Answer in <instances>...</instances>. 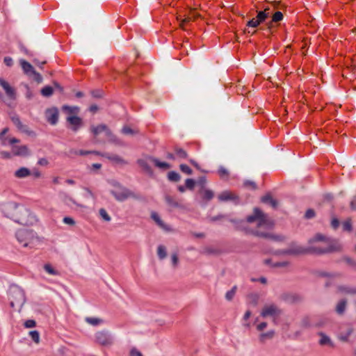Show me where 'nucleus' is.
Segmentation results:
<instances>
[{
	"label": "nucleus",
	"instance_id": "obj_1",
	"mask_svg": "<svg viewBox=\"0 0 356 356\" xmlns=\"http://www.w3.org/2000/svg\"><path fill=\"white\" fill-rule=\"evenodd\" d=\"M247 222L257 223V229L252 231L253 234L265 238H272L275 241L281 239L280 236H274L268 232L273 227V221L258 208H255L253 214L247 218Z\"/></svg>",
	"mask_w": 356,
	"mask_h": 356
},
{
	"label": "nucleus",
	"instance_id": "obj_2",
	"mask_svg": "<svg viewBox=\"0 0 356 356\" xmlns=\"http://www.w3.org/2000/svg\"><path fill=\"white\" fill-rule=\"evenodd\" d=\"M332 241L330 238H326L322 234H316L314 238L309 241L310 246L307 248L296 245L290 250L286 251L288 254H302L307 252H312L314 253H324L332 251L334 250V247L331 245Z\"/></svg>",
	"mask_w": 356,
	"mask_h": 356
},
{
	"label": "nucleus",
	"instance_id": "obj_3",
	"mask_svg": "<svg viewBox=\"0 0 356 356\" xmlns=\"http://www.w3.org/2000/svg\"><path fill=\"white\" fill-rule=\"evenodd\" d=\"M89 131L95 143L112 140L113 139L111 130L104 124H91Z\"/></svg>",
	"mask_w": 356,
	"mask_h": 356
},
{
	"label": "nucleus",
	"instance_id": "obj_4",
	"mask_svg": "<svg viewBox=\"0 0 356 356\" xmlns=\"http://www.w3.org/2000/svg\"><path fill=\"white\" fill-rule=\"evenodd\" d=\"M16 238L23 247L33 248L40 243V238L33 230L19 229L16 232Z\"/></svg>",
	"mask_w": 356,
	"mask_h": 356
},
{
	"label": "nucleus",
	"instance_id": "obj_5",
	"mask_svg": "<svg viewBox=\"0 0 356 356\" xmlns=\"http://www.w3.org/2000/svg\"><path fill=\"white\" fill-rule=\"evenodd\" d=\"M80 108L78 106H68V129L76 133L84 126L83 119L79 115Z\"/></svg>",
	"mask_w": 356,
	"mask_h": 356
},
{
	"label": "nucleus",
	"instance_id": "obj_6",
	"mask_svg": "<svg viewBox=\"0 0 356 356\" xmlns=\"http://www.w3.org/2000/svg\"><path fill=\"white\" fill-rule=\"evenodd\" d=\"M37 220L36 216L29 209L20 204L14 220L15 222L23 225H33Z\"/></svg>",
	"mask_w": 356,
	"mask_h": 356
},
{
	"label": "nucleus",
	"instance_id": "obj_7",
	"mask_svg": "<svg viewBox=\"0 0 356 356\" xmlns=\"http://www.w3.org/2000/svg\"><path fill=\"white\" fill-rule=\"evenodd\" d=\"M8 293L10 299V306L14 307L15 305H18L19 307H22L26 301L24 291L17 285H11Z\"/></svg>",
	"mask_w": 356,
	"mask_h": 356
},
{
	"label": "nucleus",
	"instance_id": "obj_8",
	"mask_svg": "<svg viewBox=\"0 0 356 356\" xmlns=\"http://www.w3.org/2000/svg\"><path fill=\"white\" fill-rule=\"evenodd\" d=\"M20 204H18L16 202H8L1 204V210L4 216L10 218L14 221L16 215L17 214V210Z\"/></svg>",
	"mask_w": 356,
	"mask_h": 356
},
{
	"label": "nucleus",
	"instance_id": "obj_9",
	"mask_svg": "<svg viewBox=\"0 0 356 356\" xmlns=\"http://www.w3.org/2000/svg\"><path fill=\"white\" fill-rule=\"evenodd\" d=\"M95 342L101 346H110L113 343L112 336L106 331L98 332L95 335Z\"/></svg>",
	"mask_w": 356,
	"mask_h": 356
},
{
	"label": "nucleus",
	"instance_id": "obj_10",
	"mask_svg": "<svg viewBox=\"0 0 356 356\" xmlns=\"http://www.w3.org/2000/svg\"><path fill=\"white\" fill-rule=\"evenodd\" d=\"M280 313V309L273 304L266 305L261 313V316L266 317H277Z\"/></svg>",
	"mask_w": 356,
	"mask_h": 356
},
{
	"label": "nucleus",
	"instance_id": "obj_11",
	"mask_svg": "<svg viewBox=\"0 0 356 356\" xmlns=\"http://www.w3.org/2000/svg\"><path fill=\"white\" fill-rule=\"evenodd\" d=\"M0 86L4 90L6 96L12 100H15L17 97V93L15 89L12 87L8 82L5 81L3 79L0 78Z\"/></svg>",
	"mask_w": 356,
	"mask_h": 356
},
{
	"label": "nucleus",
	"instance_id": "obj_12",
	"mask_svg": "<svg viewBox=\"0 0 356 356\" xmlns=\"http://www.w3.org/2000/svg\"><path fill=\"white\" fill-rule=\"evenodd\" d=\"M20 63H21V66H22V70H24V72L26 74L35 75V79H36V80L38 81H41L42 77L40 76V75L38 73L35 72V71L34 70L33 67L29 63H28L26 60H22L20 61Z\"/></svg>",
	"mask_w": 356,
	"mask_h": 356
},
{
	"label": "nucleus",
	"instance_id": "obj_13",
	"mask_svg": "<svg viewBox=\"0 0 356 356\" xmlns=\"http://www.w3.org/2000/svg\"><path fill=\"white\" fill-rule=\"evenodd\" d=\"M112 194L119 201H123L126 200L130 195L128 190L121 186L116 187L112 191Z\"/></svg>",
	"mask_w": 356,
	"mask_h": 356
},
{
	"label": "nucleus",
	"instance_id": "obj_14",
	"mask_svg": "<svg viewBox=\"0 0 356 356\" xmlns=\"http://www.w3.org/2000/svg\"><path fill=\"white\" fill-rule=\"evenodd\" d=\"M45 118L51 124H55L58 122V111L56 108L47 109L45 111Z\"/></svg>",
	"mask_w": 356,
	"mask_h": 356
},
{
	"label": "nucleus",
	"instance_id": "obj_15",
	"mask_svg": "<svg viewBox=\"0 0 356 356\" xmlns=\"http://www.w3.org/2000/svg\"><path fill=\"white\" fill-rule=\"evenodd\" d=\"M12 154L15 156H26L29 154V151L26 145H13Z\"/></svg>",
	"mask_w": 356,
	"mask_h": 356
},
{
	"label": "nucleus",
	"instance_id": "obj_16",
	"mask_svg": "<svg viewBox=\"0 0 356 356\" xmlns=\"http://www.w3.org/2000/svg\"><path fill=\"white\" fill-rule=\"evenodd\" d=\"M154 159V158H153V157L146 156H144L143 158L140 159L138 161V163L139 165L143 169H144L147 172H150L151 169H150L149 163H153Z\"/></svg>",
	"mask_w": 356,
	"mask_h": 356
},
{
	"label": "nucleus",
	"instance_id": "obj_17",
	"mask_svg": "<svg viewBox=\"0 0 356 356\" xmlns=\"http://www.w3.org/2000/svg\"><path fill=\"white\" fill-rule=\"evenodd\" d=\"M31 171L29 168L22 167L14 172V176L18 179H24L31 175Z\"/></svg>",
	"mask_w": 356,
	"mask_h": 356
},
{
	"label": "nucleus",
	"instance_id": "obj_18",
	"mask_svg": "<svg viewBox=\"0 0 356 356\" xmlns=\"http://www.w3.org/2000/svg\"><path fill=\"white\" fill-rule=\"evenodd\" d=\"M270 14V9L269 8H266L264 9V10H261L258 12L257 18L261 23H262L269 17Z\"/></svg>",
	"mask_w": 356,
	"mask_h": 356
},
{
	"label": "nucleus",
	"instance_id": "obj_19",
	"mask_svg": "<svg viewBox=\"0 0 356 356\" xmlns=\"http://www.w3.org/2000/svg\"><path fill=\"white\" fill-rule=\"evenodd\" d=\"M320 337H321V339L319 340V343L321 346H328L330 347L334 346L333 343L332 342L330 339L327 335L324 334L323 333H321Z\"/></svg>",
	"mask_w": 356,
	"mask_h": 356
},
{
	"label": "nucleus",
	"instance_id": "obj_20",
	"mask_svg": "<svg viewBox=\"0 0 356 356\" xmlns=\"http://www.w3.org/2000/svg\"><path fill=\"white\" fill-rule=\"evenodd\" d=\"M152 218L157 223V225L161 227L162 229L168 230V227L163 223V222L161 220L159 216L156 212H152L151 214Z\"/></svg>",
	"mask_w": 356,
	"mask_h": 356
},
{
	"label": "nucleus",
	"instance_id": "obj_21",
	"mask_svg": "<svg viewBox=\"0 0 356 356\" xmlns=\"http://www.w3.org/2000/svg\"><path fill=\"white\" fill-rule=\"evenodd\" d=\"M261 201L264 203L270 204L272 207L275 208L277 205L276 200H275L270 195H265L262 197Z\"/></svg>",
	"mask_w": 356,
	"mask_h": 356
},
{
	"label": "nucleus",
	"instance_id": "obj_22",
	"mask_svg": "<svg viewBox=\"0 0 356 356\" xmlns=\"http://www.w3.org/2000/svg\"><path fill=\"white\" fill-rule=\"evenodd\" d=\"M86 321L93 326H97L103 323V320L96 317H87Z\"/></svg>",
	"mask_w": 356,
	"mask_h": 356
},
{
	"label": "nucleus",
	"instance_id": "obj_23",
	"mask_svg": "<svg viewBox=\"0 0 356 356\" xmlns=\"http://www.w3.org/2000/svg\"><path fill=\"white\" fill-rule=\"evenodd\" d=\"M11 120L15 124V125L20 130L25 131L26 129L25 127L22 124L19 118L17 115H14L11 117Z\"/></svg>",
	"mask_w": 356,
	"mask_h": 356
},
{
	"label": "nucleus",
	"instance_id": "obj_24",
	"mask_svg": "<svg viewBox=\"0 0 356 356\" xmlns=\"http://www.w3.org/2000/svg\"><path fill=\"white\" fill-rule=\"evenodd\" d=\"M153 163H154V165L156 167H158L159 168H161V169L165 170V169H168L170 168V165L168 164V163L160 161L156 159H153Z\"/></svg>",
	"mask_w": 356,
	"mask_h": 356
},
{
	"label": "nucleus",
	"instance_id": "obj_25",
	"mask_svg": "<svg viewBox=\"0 0 356 356\" xmlns=\"http://www.w3.org/2000/svg\"><path fill=\"white\" fill-rule=\"evenodd\" d=\"M54 92L53 88L49 86H47L42 88L41 90V94L42 96L48 97L52 95Z\"/></svg>",
	"mask_w": 356,
	"mask_h": 356
},
{
	"label": "nucleus",
	"instance_id": "obj_26",
	"mask_svg": "<svg viewBox=\"0 0 356 356\" xmlns=\"http://www.w3.org/2000/svg\"><path fill=\"white\" fill-rule=\"evenodd\" d=\"M233 198V195L229 191H224L220 193L218 196V199L220 201H227L232 200Z\"/></svg>",
	"mask_w": 356,
	"mask_h": 356
},
{
	"label": "nucleus",
	"instance_id": "obj_27",
	"mask_svg": "<svg viewBox=\"0 0 356 356\" xmlns=\"http://www.w3.org/2000/svg\"><path fill=\"white\" fill-rule=\"evenodd\" d=\"M44 269L49 275H56L58 274V271L49 264H45L44 266Z\"/></svg>",
	"mask_w": 356,
	"mask_h": 356
},
{
	"label": "nucleus",
	"instance_id": "obj_28",
	"mask_svg": "<svg viewBox=\"0 0 356 356\" xmlns=\"http://www.w3.org/2000/svg\"><path fill=\"white\" fill-rule=\"evenodd\" d=\"M168 178L170 181H178L180 179V176L177 172L175 171H170L168 172Z\"/></svg>",
	"mask_w": 356,
	"mask_h": 356
},
{
	"label": "nucleus",
	"instance_id": "obj_29",
	"mask_svg": "<svg viewBox=\"0 0 356 356\" xmlns=\"http://www.w3.org/2000/svg\"><path fill=\"white\" fill-rule=\"evenodd\" d=\"M29 336L31 337V338L32 339V340L35 343H39V342H40V334H39V332L38 331L33 330V331L29 332Z\"/></svg>",
	"mask_w": 356,
	"mask_h": 356
},
{
	"label": "nucleus",
	"instance_id": "obj_30",
	"mask_svg": "<svg viewBox=\"0 0 356 356\" xmlns=\"http://www.w3.org/2000/svg\"><path fill=\"white\" fill-rule=\"evenodd\" d=\"M157 254L160 259H163L166 256V249L163 245H159L157 249Z\"/></svg>",
	"mask_w": 356,
	"mask_h": 356
},
{
	"label": "nucleus",
	"instance_id": "obj_31",
	"mask_svg": "<svg viewBox=\"0 0 356 356\" xmlns=\"http://www.w3.org/2000/svg\"><path fill=\"white\" fill-rule=\"evenodd\" d=\"M203 198L206 200H210L213 197V193L211 190L205 189L202 191Z\"/></svg>",
	"mask_w": 356,
	"mask_h": 356
},
{
	"label": "nucleus",
	"instance_id": "obj_32",
	"mask_svg": "<svg viewBox=\"0 0 356 356\" xmlns=\"http://www.w3.org/2000/svg\"><path fill=\"white\" fill-rule=\"evenodd\" d=\"M346 301L342 300H341L338 304H337V312L339 313V314H342L344 310H345V308H346Z\"/></svg>",
	"mask_w": 356,
	"mask_h": 356
},
{
	"label": "nucleus",
	"instance_id": "obj_33",
	"mask_svg": "<svg viewBox=\"0 0 356 356\" xmlns=\"http://www.w3.org/2000/svg\"><path fill=\"white\" fill-rule=\"evenodd\" d=\"M274 336L273 331H269L266 333H263L260 335V340L261 341H265L267 339H271Z\"/></svg>",
	"mask_w": 356,
	"mask_h": 356
},
{
	"label": "nucleus",
	"instance_id": "obj_34",
	"mask_svg": "<svg viewBox=\"0 0 356 356\" xmlns=\"http://www.w3.org/2000/svg\"><path fill=\"white\" fill-rule=\"evenodd\" d=\"M260 24H261V22L256 17V18H253V19H250V21H248L247 23V26L249 27L256 28Z\"/></svg>",
	"mask_w": 356,
	"mask_h": 356
},
{
	"label": "nucleus",
	"instance_id": "obj_35",
	"mask_svg": "<svg viewBox=\"0 0 356 356\" xmlns=\"http://www.w3.org/2000/svg\"><path fill=\"white\" fill-rule=\"evenodd\" d=\"M8 131V128H5L2 130L0 134V140L1 142L2 145H6V136H5L6 134Z\"/></svg>",
	"mask_w": 356,
	"mask_h": 356
},
{
	"label": "nucleus",
	"instance_id": "obj_36",
	"mask_svg": "<svg viewBox=\"0 0 356 356\" xmlns=\"http://www.w3.org/2000/svg\"><path fill=\"white\" fill-rule=\"evenodd\" d=\"M99 213L100 216L105 221L109 222L111 220L110 216L108 214V213L106 212V211L104 209H100Z\"/></svg>",
	"mask_w": 356,
	"mask_h": 356
},
{
	"label": "nucleus",
	"instance_id": "obj_37",
	"mask_svg": "<svg viewBox=\"0 0 356 356\" xmlns=\"http://www.w3.org/2000/svg\"><path fill=\"white\" fill-rule=\"evenodd\" d=\"M283 19V15L280 11H277L275 13L273 14L272 20L274 22H277Z\"/></svg>",
	"mask_w": 356,
	"mask_h": 356
},
{
	"label": "nucleus",
	"instance_id": "obj_38",
	"mask_svg": "<svg viewBox=\"0 0 356 356\" xmlns=\"http://www.w3.org/2000/svg\"><path fill=\"white\" fill-rule=\"evenodd\" d=\"M236 286L233 287L230 291H227L225 294V298L228 300H231L236 293Z\"/></svg>",
	"mask_w": 356,
	"mask_h": 356
},
{
	"label": "nucleus",
	"instance_id": "obj_39",
	"mask_svg": "<svg viewBox=\"0 0 356 356\" xmlns=\"http://www.w3.org/2000/svg\"><path fill=\"white\" fill-rule=\"evenodd\" d=\"M343 230L345 231H351L352 229V222H351V220L350 219L346 220L345 222H343Z\"/></svg>",
	"mask_w": 356,
	"mask_h": 356
},
{
	"label": "nucleus",
	"instance_id": "obj_40",
	"mask_svg": "<svg viewBox=\"0 0 356 356\" xmlns=\"http://www.w3.org/2000/svg\"><path fill=\"white\" fill-rule=\"evenodd\" d=\"M180 170L186 175H191L192 173V170L185 164L180 165Z\"/></svg>",
	"mask_w": 356,
	"mask_h": 356
},
{
	"label": "nucleus",
	"instance_id": "obj_41",
	"mask_svg": "<svg viewBox=\"0 0 356 356\" xmlns=\"http://www.w3.org/2000/svg\"><path fill=\"white\" fill-rule=\"evenodd\" d=\"M176 155L179 158L185 159L187 156L186 152L182 149H176Z\"/></svg>",
	"mask_w": 356,
	"mask_h": 356
},
{
	"label": "nucleus",
	"instance_id": "obj_42",
	"mask_svg": "<svg viewBox=\"0 0 356 356\" xmlns=\"http://www.w3.org/2000/svg\"><path fill=\"white\" fill-rule=\"evenodd\" d=\"M185 184H186V187L189 189H193L195 186V181L192 179H187L186 180Z\"/></svg>",
	"mask_w": 356,
	"mask_h": 356
},
{
	"label": "nucleus",
	"instance_id": "obj_43",
	"mask_svg": "<svg viewBox=\"0 0 356 356\" xmlns=\"http://www.w3.org/2000/svg\"><path fill=\"white\" fill-rule=\"evenodd\" d=\"M19 140L15 138H9L6 136V145H13L15 143H19Z\"/></svg>",
	"mask_w": 356,
	"mask_h": 356
},
{
	"label": "nucleus",
	"instance_id": "obj_44",
	"mask_svg": "<svg viewBox=\"0 0 356 356\" xmlns=\"http://www.w3.org/2000/svg\"><path fill=\"white\" fill-rule=\"evenodd\" d=\"M35 321L34 320H27L24 323V326L27 328L33 327L35 326Z\"/></svg>",
	"mask_w": 356,
	"mask_h": 356
},
{
	"label": "nucleus",
	"instance_id": "obj_45",
	"mask_svg": "<svg viewBox=\"0 0 356 356\" xmlns=\"http://www.w3.org/2000/svg\"><path fill=\"white\" fill-rule=\"evenodd\" d=\"M218 174L221 177H225L228 175V172L225 168L220 167L218 170Z\"/></svg>",
	"mask_w": 356,
	"mask_h": 356
},
{
	"label": "nucleus",
	"instance_id": "obj_46",
	"mask_svg": "<svg viewBox=\"0 0 356 356\" xmlns=\"http://www.w3.org/2000/svg\"><path fill=\"white\" fill-rule=\"evenodd\" d=\"M26 92L25 93L26 98L28 99H31L33 97V93L28 86H26Z\"/></svg>",
	"mask_w": 356,
	"mask_h": 356
},
{
	"label": "nucleus",
	"instance_id": "obj_47",
	"mask_svg": "<svg viewBox=\"0 0 356 356\" xmlns=\"http://www.w3.org/2000/svg\"><path fill=\"white\" fill-rule=\"evenodd\" d=\"M129 356H143V355L139 350L134 348L131 350Z\"/></svg>",
	"mask_w": 356,
	"mask_h": 356
},
{
	"label": "nucleus",
	"instance_id": "obj_48",
	"mask_svg": "<svg viewBox=\"0 0 356 356\" xmlns=\"http://www.w3.org/2000/svg\"><path fill=\"white\" fill-rule=\"evenodd\" d=\"M122 133L124 134H134V131L133 129H131L130 127H124L122 130Z\"/></svg>",
	"mask_w": 356,
	"mask_h": 356
},
{
	"label": "nucleus",
	"instance_id": "obj_49",
	"mask_svg": "<svg viewBox=\"0 0 356 356\" xmlns=\"http://www.w3.org/2000/svg\"><path fill=\"white\" fill-rule=\"evenodd\" d=\"M0 154L3 159H10L13 154L6 151H1Z\"/></svg>",
	"mask_w": 356,
	"mask_h": 356
},
{
	"label": "nucleus",
	"instance_id": "obj_50",
	"mask_svg": "<svg viewBox=\"0 0 356 356\" xmlns=\"http://www.w3.org/2000/svg\"><path fill=\"white\" fill-rule=\"evenodd\" d=\"M4 63L7 65V66H12L13 65V59L10 58V57H5L4 58Z\"/></svg>",
	"mask_w": 356,
	"mask_h": 356
},
{
	"label": "nucleus",
	"instance_id": "obj_51",
	"mask_svg": "<svg viewBox=\"0 0 356 356\" xmlns=\"http://www.w3.org/2000/svg\"><path fill=\"white\" fill-rule=\"evenodd\" d=\"M314 216V211L312 209H309L305 213L306 218H312Z\"/></svg>",
	"mask_w": 356,
	"mask_h": 356
},
{
	"label": "nucleus",
	"instance_id": "obj_52",
	"mask_svg": "<svg viewBox=\"0 0 356 356\" xmlns=\"http://www.w3.org/2000/svg\"><path fill=\"white\" fill-rule=\"evenodd\" d=\"M172 263L174 266H176L178 264V257L176 254L172 255Z\"/></svg>",
	"mask_w": 356,
	"mask_h": 356
},
{
	"label": "nucleus",
	"instance_id": "obj_53",
	"mask_svg": "<svg viewBox=\"0 0 356 356\" xmlns=\"http://www.w3.org/2000/svg\"><path fill=\"white\" fill-rule=\"evenodd\" d=\"M266 326H267L266 323H259V324L257 325V330H258L261 331V330H263L264 328H266Z\"/></svg>",
	"mask_w": 356,
	"mask_h": 356
},
{
	"label": "nucleus",
	"instance_id": "obj_54",
	"mask_svg": "<svg viewBox=\"0 0 356 356\" xmlns=\"http://www.w3.org/2000/svg\"><path fill=\"white\" fill-rule=\"evenodd\" d=\"M339 225V220L337 219H333L332 220V226L335 229L337 228Z\"/></svg>",
	"mask_w": 356,
	"mask_h": 356
},
{
	"label": "nucleus",
	"instance_id": "obj_55",
	"mask_svg": "<svg viewBox=\"0 0 356 356\" xmlns=\"http://www.w3.org/2000/svg\"><path fill=\"white\" fill-rule=\"evenodd\" d=\"M98 110V107L97 105H91L89 107V111L92 113H95Z\"/></svg>",
	"mask_w": 356,
	"mask_h": 356
},
{
	"label": "nucleus",
	"instance_id": "obj_56",
	"mask_svg": "<svg viewBox=\"0 0 356 356\" xmlns=\"http://www.w3.org/2000/svg\"><path fill=\"white\" fill-rule=\"evenodd\" d=\"M245 185L247 186H251L253 188H255L256 186H255V184L252 181H247L245 182Z\"/></svg>",
	"mask_w": 356,
	"mask_h": 356
},
{
	"label": "nucleus",
	"instance_id": "obj_57",
	"mask_svg": "<svg viewBox=\"0 0 356 356\" xmlns=\"http://www.w3.org/2000/svg\"><path fill=\"white\" fill-rule=\"evenodd\" d=\"M350 206L352 209L356 210V197L351 201Z\"/></svg>",
	"mask_w": 356,
	"mask_h": 356
},
{
	"label": "nucleus",
	"instance_id": "obj_58",
	"mask_svg": "<svg viewBox=\"0 0 356 356\" xmlns=\"http://www.w3.org/2000/svg\"><path fill=\"white\" fill-rule=\"evenodd\" d=\"M47 161L45 159H41L39 160L38 163L41 165H45L47 164Z\"/></svg>",
	"mask_w": 356,
	"mask_h": 356
},
{
	"label": "nucleus",
	"instance_id": "obj_59",
	"mask_svg": "<svg viewBox=\"0 0 356 356\" xmlns=\"http://www.w3.org/2000/svg\"><path fill=\"white\" fill-rule=\"evenodd\" d=\"M250 315H251L250 312V311H247V312L245 313V314H244L243 319H244L245 321L248 320V319L250 318Z\"/></svg>",
	"mask_w": 356,
	"mask_h": 356
},
{
	"label": "nucleus",
	"instance_id": "obj_60",
	"mask_svg": "<svg viewBox=\"0 0 356 356\" xmlns=\"http://www.w3.org/2000/svg\"><path fill=\"white\" fill-rule=\"evenodd\" d=\"M288 265L287 262L276 263L274 266H286Z\"/></svg>",
	"mask_w": 356,
	"mask_h": 356
},
{
	"label": "nucleus",
	"instance_id": "obj_61",
	"mask_svg": "<svg viewBox=\"0 0 356 356\" xmlns=\"http://www.w3.org/2000/svg\"><path fill=\"white\" fill-rule=\"evenodd\" d=\"M91 153H94V152H93L83 151V150H81L79 152V154L80 155H87V154H91Z\"/></svg>",
	"mask_w": 356,
	"mask_h": 356
},
{
	"label": "nucleus",
	"instance_id": "obj_62",
	"mask_svg": "<svg viewBox=\"0 0 356 356\" xmlns=\"http://www.w3.org/2000/svg\"><path fill=\"white\" fill-rule=\"evenodd\" d=\"M350 334V331H349V332L348 333V334H347V335H346V336H343V335H341V336L340 337V339H341V340H343V341H346V340H347V339H348V335H349Z\"/></svg>",
	"mask_w": 356,
	"mask_h": 356
},
{
	"label": "nucleus",
	"instance_id": "obj_63",
	"mask_svg": "<svg viewBox=\"0 0 356 356\" xmlns=\"http://www.w3.org/2000/svg\"><path fill=\"white\" fill-rule=\"evenodd\" d=\"M92 168L95 169H99L101 168V164L99 163H95L92 165Z\"/></svg>",
	"mask_w": 356,
	"mask_h": 356
},
{
	"label": "nucleus",
	"instance_id": "obj_64",
	"mask_svg": "<svg viewBox=\"0 0 356 356\" xmlns=\"http://www.w3.org/2000/svg\"><path fill=\"white\" fill-rule=\"evenodd\" d=\"M178 190L181 192V193H184L185 191V187L183 186H179L178 187Z\"/></svg>",
	"mask_w": 356,
	"mask_h": 356
}]
</instances>
